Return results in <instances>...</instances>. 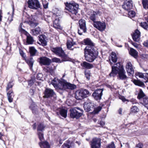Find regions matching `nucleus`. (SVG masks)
Instances as JSON below:
<instances>
[{"label":"nucleus","mask_w":148,"mask_h":148,"mask_svg":"<svg viewBox=\"0 0 148 148\" xmlns=\"http://www.w3.org/2000/svg\"><path fill=\"white\" fill-rule=\"evenodd\" d=\"M99 13L100 11L99 10H97L96 11H93L90 15L89 18L90 20L93 22V23H95L96 22V16Z\"/></svg>","instance_id":"b1692460"},{"label":"nucleus","mask_w":148,"mask_h":148,"mask_svg":"<svg viewBox=\"0 0 148 148\" xmlns=\"http://www.w3.org/2000/svg\"><path fill=\"white\" fill-rule=\"evenodd\" d=\"M2 14V10L1 9L0 10V24H1V22L2 21V18H3Z\"/></svg>","instance_id":"e2e57ef3"},{"label":"nucleus","mask_w":148,"mask_h":148,"mask_svg":"<svg viewBox=\"0 0 148 148\" xmlns=\"http://www.w3.org/2000/svg\"><path fill=\"white\" fill-rule=\"evenodd\" d=\"M106 148H115L114 142H112L110 144H108Z\"/></svg>","instance_id":"6e6d98bb"},{"label":"nucleus","mask_w":148,"mask_h":148,"mask_svg":"<svg viewBox=\"0 0 148 148\" xmlns=\"http://www.w3.org/2000/svg\"><path fill=\"white\" fill-rule=\"evenodd\" d=\"M126 69L128 75L133 76L134 73V70L131 62H129L126 64Z\"/></svg>","instance_id":"412c9836"},{"label":"nucleus","mask_w":148,"mask_h":148,"mask_svg":"<svg viewBox=\"0 0 148 148\" xmlns=\"http://www.w3.org/2000/svg\"><path fill=\"white\" fill-rule=\"evenodd\" d=\"M37 135L40 141H42L44 140V132H37Z\"/></svg>","instance_id":"4c0bfd02"},{"label":"nucleus","mask_w":148,"mask_h":148,"mask_svg":"<svg viewBox=\"0 0 148 148\" xmlns=\"http://www.w3.org/2000/svg\"><path fill=\"white\" fill-rule=\"evenodd\" d=\"M27 3L30 9L36 10L41 9V5L38 0H28Z\"/></svg>","instance_id":"6e6552de"},{"label":"nucleus","mask_w":148,"mask_h":148,"mask_svg":"<svg viewBox=\"0 0 148 148\" xmlns=\"http://www.w3.org/2000/svg\"><path fill=\"white\" fill-rule=\"evenodd\" d=\"M128 17L130 18H132L134 17L136 15V13L133 10L128 11Z\"/></svg>","instance_id":"8fccbe9b"},{"label":"nucleus","mask_w":148,"mask_h":148,"mask_svg":"<svg viewBox=\"0 0 148 148\" xmlns=\"http://www.w3.org/2000/svg\"><path fill=\"white\" fill-rule=\"evenodd\" d=\"M43 76V75L42 73H39L37 74L36 78L38 80H41Z\"/></svg>","instance_id":"5fc2aeb1"},{"label":"nucleus","mask_w":148,"mask_h":148,"mask_svg":"<svg viewBox=\"0 0 148 148\" xmlns=\"http://www.w3.org/2000/svg\"><path fill=\"white\" fill-rule=\"evenodd\" d=\"M14 85L13 83V81H9L7 84L6 87V91H10L11 90H13L12 87Z\"/></svg>","instance_id":"c9c22d12"},{"label":"nucleus","mask_w":148,"mask_h":148,"mask_svg":"<svg viewBox=\"0 0 148 148\" xmlns=\"http://www.w3.org/2000/svg\"><path fill=\"white\" fill-rule=\"evenodd\" d=\"M140 25L144 29L148 30V23L146 22H141L140 23Z\"/></svg>","instance_id":"37998d69"},{"label":"nucleus","mask_w":148,"mask_h":148,"mask_svg":"<svg viewBox=\"0 0 148 148\" xmlns=\"http://www.w3.org/2000/svg\"><path fill=\"white\" fill-rule=\"evenodd\" d=\"M130 101L132 103V104H136L138 103L136 99L134 98H132L130 100H129V102Z\"/></svg>","instance_id":"13d9d810"},{"label":"nucleus","mask_w":148,"mask_h":148,"mask_svg":"<svg viewBox=\"0 0 148 148\" xmlns=\"http://www.w3.org/2000/svg\"><path fill=\"white\" fill-rule=\"evenodd\" d=\"M6 91L7 92V95L9 102L10 103L12 102L13 100V98L14 96L13 90Z\"/></svg>","instance_id":"393cba45"},{"label":"nucleus","mask_w":148,"mask_h":148,"mask_svg":"<svg viewBox=\"0 0 148 148\" xmlns=\"http://www.w3.org/2000/svg\"><path fill=\"white\" fill-rule=\"evenodd\" d=\"M132 81L134 84L136 86L140 87L145 86V85L144 83L139 80L134 79Z\"/></svg>","instance_id":"f704fd0d"},{"label":"nucleus","mask_w":148,"mask_h":148,"mask_svg":"<svg viewBox=\"0 0 148 148\" xmlns=\"http://www.w3.org/2000/svg\"><path fill=\"white\" fill-rule=\"evenodd\" d=\"M26 36V43L27 45H31L33 44L34 40L33 37L29 34Z\"/></svg>","instance_id":"72a5a7b5"},{"label":"nucleus","mask_w":148,"mask_h":148,"mask_svg":"<svg viewBox=\"0 0 148 148\" xmlns=\"http://www.w3.org/2000/svg\"><path fill=\"white\" fill-rule=\"evenodd\" d=\"M97 62L94 63L93 64L86 62L83 61L80 64L81 66L84 69H90L93 68L95 66L99 65L100 64V61L97 60Z\"/></svg>","instance_id":"f8f14e48"},{"label":"nucleus","mask_w":148,"mask_h":148,"mask_svg":"<svg viewBox=\"0 0 148 148\" xmlns=\"http://www.w3.org/2000/svg\"><path fill=\"white\" fill-rule=\"evenodd\" d=\"M143 44L144 46L148 48V40L145 41Z\"/></svg>","instance_id":"0e129e2a"},{"label":"nucleus","mask_w":148,"mask_h":148,"mask_svg":"<svg viewBox=\"0 0 148 148\" xmlns=\"http://www.w3.org/2000/svg\"><path fill=\"white\" fill-rule=\"evenodd\" d=\"M142 103L148 109V98L145 97L143 98Z\"/></svg>","instance_id":"79ce46f5"},{"label":"nucleus","mask_w":148,"mask_h":148,"mask_svg":"<svg viewBox=\"0 0 148 148\" xmlns=\"http://www.w3.org/2000/svg\"><path fill=\"white\" fill-rule=\"evenodd\" d=\"M145 96V94L141 89H140L137 98L138 99H140Z\"/></svg>","instance_id":"c03bdc74"},{"label":"nucleus","mask_w":148,"mask_h":148,"mask_svg":"<svg viewBox=\"0 0 148 148\" xmlns=\"http://www.w3.org/2000/svg\"><path fill=\"white\" fill-rule=\"evenodd\" d=\"M118 57L116 53L114 52H112L109 58V63L111 65L113 64V63L111 62V60L114 63H116L117 61Z\"/></svg>","instance_id":"aec40b11"},{"label":"nucleus","mask_w":148,"mask_h":148,"mask_svg":"<svg viewBox=\"0 0 148 148\" xmlns=\"http://www.w3.org/2000/svg\"><path fill=\"white\" fill-rule=\"evenodd\" d=\"M76 44L75 42H74L73 40L71 41L68 40L66 43L67 48L68 49H70L74 45Z\"/></svg>","instance_id":"e433bc0d"},{"label":"nucleus","mask_w":148,"mask_h":148,"mask_svg":"<svg viewBox=\"0 0 148 148\" xmlns=\"http://www.w3.org/2000/svg\"><path fill=\"white\" fill-rule=\"evenodd\" d=\"M33 129L35 130L37 127V132H44L46 126L43 122H40L38 123L37 126L36 123H35L32 125Z\"/></svg>","instance_id":"2eb2a0df"},{"label":"nucleus","mask_w":148,"mask_h":148,"mask_svg":"<svg viewBox=\"0 0 148 148\" xmlns=\"http://www.w3.org/2000/svg\"><path fill=\"white\" fill-rule=\"evenodd\" d=\"M28 85L29 86H31L35 83H37L38 85H40V83L37 82L36 80V78L34 76H33L31 77L30 79L27 81Z\"/></svg>","instance_id":"c756f323"},{"label":"nucleus","mask_w":148,"mask_h":148,"mask_svg":"<svg viewBox=\"0 0 148 148\" xmlns=\"http://www.w3.org/2000/svg\"><path fill=\"white\" fill-rule=\"evenodd\" d=\"M44 95L43 96L44 98L49 99L53 97L55 95L53 90L50 88H46L43 93Z\"/></svg>","instance_id":"9b49d317"},{"label":"nucleus","mask_w":148,"mask_h":148,"mask_svg":"<svg viewBox=\"0 0 148 148\" xmlns=\"http://www.w3.org/2000/svg\"><path fill=\"white\" fill-rule=\"evenodd\" d=\"M67 111L64 109H62L59 111L60 115L62 117L66 118L67 116Z\"/></svg>","instance_id":"58836bf2"},{"label":"nucleus","mask_w":148,"mask_h":148,"mask_svg":"<svg viewBox=\"0 0 148 148\" xmlns=\"http://www.w3.org/2000/svg\"><path fill=\"white\" fill-rule=\"evenodd\" d=\"M19 31L21 33L24 34L26 36L29 34L27 31L23 28L19 29Z\"/></svg>","instance_id":"603ef678"},{"label":"nucleus","mask_w":148,"mask_h":148,"mask_svg":"<svg viewBox=\"0 0 148 148\" xmlns=\"http://www.w3.org/2000/svg\"><path fill=\"white\" fill-rule=\"evenodd\" d=\"M64 4L66 7L65 9L67 11V12L72 19L75 21L79 20L80 16V14L78 13L79 5L73 1L65 2Z\"/></svg>","instance_id":"f03ea898"},{"label":"nucleus","mask_w":148,"mask_h":148,"mask_svg":"<svg viewBox=\"0 0 148 148\" xmlns=\"http://www.w3.org/2000/svg\"><path fill=\"white\" fill-rule=\"evenodd\" d=\"M29 51L30 53V56H32L37 55L36 54L37 51L34 47H29Z\"/></svg>","instance_id":"473e14b6"},{"label":"nucleus","mask_w":148,"mask_h":148,"mask_svg":"<svg viewBox=\"0 0 148 148\" xmlns=\"http://www.w3.org/2000/svg\"><path fill=\"white\" fill-rule=\"evenodd\" d=\"M143 144L141 143H139L138 144H136V145L135 147L136 148H143Z\"/></svg>","instance_id":"4d7b16f0"},{"label":"nucleus","mask_w":148,"mask_h":148,"mask_svg":"<svg viewBox=\"0 0 148 148\" xmlns=\"http://www.w3.org/2000/svg\"><path fill=\"white\" fill-rule=\"evenodd\" d=\"M38 144L41 148H50V146L47 140L40 141Z\"/></svg>","instance_id":"bb28decb"},{"label":"nucleus","mask_w":148,"mask_h":148,"mask_svg":"<svg viewBox=\"0 0 148 148\" xmlns=\"http://www.w3.org/2000/svg\"><path fill=\"white\" fill-rule=\"evenodd\" d=\"M116 66H112L111 71L109 73L110 77H114L117 74L118 78L120 80H125L128 77L126 75V72L123 65L121 64V62H118L115 64Z\"/></svg>","instance_id":"7ed1b4c3"},{"label":"nucleus","mask_w":148,"mask_h":148,"mask_svg":"<svg viewBox=\"0 0 148 148\" xmlns=\"http://www.w3.org/2000/svg\"><path fill=\"white\" fill-rule=\"evenodd\" d=\"M36 108L34 105L31 104L29 106V108L32 110Z\"/></svg>","instance_id":"69168bd1"},{"label":"nucleus","mask_w":148,"mask_h":148,"mask_svg":"<svg viewBox=\"0 0 148 148\" xmlns=\"http://www.w3.org/2000/svg\"><path fill=\"white\" fill-rule=\"evenodd\" d=\"M61 85L65 89L73 90L76 88V85L68 83L65 81L61 82Z\"/></svg>","instance_id":"a211bd4d"},{"label":"nucleus","mask_w":148,"mask_h":148,"mask_svg":"<svg viewBox=\"0 0 148 148\" xmlns=\"http://www.w3.org/2000/svg\"><path fill=\"white\" fill-rule=\"evenodd\" d=\"M63 148H69L70 146L67 143H64L62 146Z\"/></svg>","instance_id":"680f3d73"},{"label":"nucleus","mask_w":148,"mask_h":148,"mask_svg":"<svg viewBox=\"0 0 148 148\" xmlns=\"http://www.w3.org/2000/svg\"><path fill=\"white\" fill-rule=\"evenodd\" d=\"M92 25L95 27L101 32L104 31L106 27L105 22H101L100 21H97L95 23H93Z\"/></svg>","instance_id":"dca6fc26"},{"label":"nucleus","mask_w":148,"mask_h":148,"mask_svg":"<svg viewBox=\"0 0 148 148\" xmlns=\"http://www.w3.org/2000/svg\"><path fill=\"white\" fill-rule=\"evenodd\" d=\"M142 3L143 8L148 10V0H142Z\"/></svg>","instance_id":"a19ab883"},{"label":"nucleus","mask_w":148,"mask_h":148,"mask_svg":"<svg viewBox=\"0 0 148 148\" xmlns=\"http://www.w3.org/2000/svg\"><path fill=\"white\" fill-rule=\"evenodd\" d=\"M104 90L103 88L101 89H97L95 90L92 94V96L96 100H99L101 99L102 96L103 92Z\"/></svg>","instance_id":"4468645a"},{"label":"nucleus","mask_w":148,"mask_h":148,"mask_svg":"<svg viewBox=\"0 0 148 148\" xmlns=\"http://www.w3.org/2000/svg\"><path fill=\"white\" fill-rule=\"evenodd\" d=\"M53 27L55 28H58L60 26V20L59 18H56L53 22Z\"/></svg>","instance_id":"ea45409f"},{"label":"nucleus","mask_w":148,"mask_h":148,"mask_svg":"<svg viewBox=\"0 0 148 148\" xmlns=\"http://www.w3.org/2000/svg\"><path fill=\"white\" fill-rule=\"evenodd\" d=\"M4 136V134L0 132V140H2L4 144L5 145V141L2 138V136Z\"/></svg>","instance_id":"bf43d9fd"},{"label":"nucleus","mask_w":148,"mask_h":148,"mask_svg":"<svg viewBox=\"0 0 148 148\" xmlns=\"http://www.w3.org/2000/svg\"><path fill=\"white\" fill-rule=\"evenodd\" d=\"M83 110L79 108L75 107L70 110V115L71 118L79 119L83 114Z\"/></svg>","instance_id":"423d86ee"},{"label":"nucleus","mask_w":148,"mask_h":148,"mask_svg":"<svg viewBox=\"0 0 148 148\" xmlns=\"http://www.w3.org/2000/svg\"><path fill=\"white\" fill-rule=\"evenodd\" d=\"M61 82L62 81L56 78H55L51 80V84L53 86L54 88H58V87L59 84L60 83L61 84Z\"/></svg>","instance_id":"2f4dec72"},{"label":"nucleus","mask_w":148,"mask_h":148,"mask_svg":"<svg viewBox=\"0 0 148 148\" xmlns=\"http://www.w3.org/2000/svg\"><path fill=\"white\" fill-rule=\"evenodd\" d=\"M46 36L45 35H41L39 36V41L41 42L42 45L43 46L47 45V42L45 40Z\"/></svg>","instance_id":"c85d7f7f"},{"label":"nucleus","mask_w":148,"mask_h":148,"mask_svg":"<svg viewBox=\"0 0 148 148\" xmlns=\"http://www.w3.org/2000/svg\"><path fill=\"white\" fill-rule=\"evenodd\" d=\"M25 61L29 65L30 69H32L34 62V61L33 60L32 57L30 56L28 58L26 59H25Z\"/></svg>","instance_id":"cd10ccee"},{"label":"nucleus","mask_w":148,"mask_h":148,"mask_svg":"<svg viewBox=\"0 0 148 148\" xmlns=\"http://www.w3.org/2000/svg\"><path fill=\"white\" fill-rule=\"evenodd\" d=\"M32 113L34 114H37V111L36 108L32 110Z\"/></svg>","instance_id":"338daca9"},{"label":"nucleus","mask_w":148,"mask_h":148,"mask_svg":"<svg viewBox=\"0 0 148 148\" xmlns=\"http://www.w3.org/2000/svg\"><path fill=\"white\" fill-rule=\"evenodd\" d=\"M122 8L126 11H129L132 9L133 2L132 0H123Z\"/></svg>","instance_id":"ddd939ff"},{"label":"nucleus","mask_w":148,"mask_h":148,"mask_svg":"<svg viewBox=\"0 0 148 148\" xmlns=\"http://www.w3.org/2000/svg\"><path fill=\"white\" fill-rule=\"evenodd\" d=\"M84 74L85 77L87 79L89 80L90 79L91 76V73L89 71H84Z\"/></svg>","instance_id":"49530a36"},{"label":"nucleus","mask_w":148,"mask_h":148,"mask_svg":"<svg viewBox=\"0 0 148 148\" xmlns=\"http://www.w3.org/2000/svg\"><path fill=\"white\" fill-rule=\"evenodd\" d=\"M52 62H55L56 63H61L62 62H66V61H62V59L61 60L60 59L57 58H53L52 60Z\"/></svg>","instance_id":"09e8293b"},{"label":"nucleus","mask_w":148,"mask_h":148,"mask_svg":"<svg viewBox=\"0 0 148 148\" xmlns=\"http://www.w3.org/2000/svg\"><path fill=\"white\" fill-rule=\"evenodd\" d=\"M78 23L79 29L78 28V33L79 35H82L83 33L86 32V21L85 20L81 19L79 21Z\"/></svg>","instance_id":"0eeeda50"},{"label":"nucleus","mask_w":148,"mask_h":148,"mask_svg":"<svg viewBox=\"0 0 148 148\" xmlns=\"http://www.w3.org/2000/svg\"><path fill=\"white\" fill-rule=\"evenodd\" d=\"M102 109V107L99 106L96 108H95L93 110V113L94 114H97Z\"/></svg>","instance_id":"de8ad7c7"},{"label":"nucleus","mask_w":148,"mask_h":148,"mask_svg":"<svg viewBox=\"0 0 148 148\" xmlns=\"http://www.w3.org/2000/svg\"><path fill=\"white\" fill-rule=\"evenodd\" d=\"M37 62L41 66H49L52 63L51 60L46 56H42L38 58Z\"/></svg>","instance_id":"1a4fd4ad"},{"label":"nucleus","mask_w":148,"mask_h":148,"mask_svg":"<svg viewBox=\"0 0 148 148\" xmlns=\"http://www.w3.org/2000/svg\"><path fill=\"white\" fill-rule=\"evenodd\" d=\"M42 4L43 7L45 9H47L48 8L49 3L45 0L42 1Z\"/></svg>","instance_id":"3c124183"},{"label":"nucleus","mask_w":148,"mask_h":148,"mask_svg":"<svg viewBox=\"0 0 148 148\" xmlns=\"http://www.w3.org/2000/svg\"><path fill=\"white\" fill-rule=\"evenodd\" d=\"M41 30L39 27H37L34 29L31 30V33L34 36L38 35L40 33Z\"/></svg>","instance_id":"7c9ffc66"},{"label":"nucleus","mask_w":148,"mask_h":148,"mask_svg":"<svg viewBox=\"0 0 148 148\" xmlns=\"http://www.w3.org/2000/svg\"><path fill=\"white\" fill-rule=\"evenodd\" d=\"M129 54L135 59H137L138 57V51L133 48H130L129 51Z\"/></svg>","instance_id":"a878e982"},{"label":"nucleus","mask_w":148,"mask_h":148,"mask_svg":"<svg viewBox=\"0 0 148 148\" xmlns=\"http://www.w3.org/2000/svg\"><path fill=\"white\" fill-rule=\"evenodd\" d=\"M51 50L56 55L60 57L62 61H72V59L70 58L68 55L66 54L64 51L61 47H53Z\"/></svg>","instance_id":"20e7f679"},{"label":"nucleus","mask_w":148,"mask_h":148,"mask_svg":"<svg viewBox=\"0 0 148 148\" xmlns=\"http://www.w3.org/2000/svg\"><path fill=\"white\" fill-rule=\"evenodd\" d=\"M138 108L136 106H132L130 109V113H136L138 112Z\"/></svg>","instance_id":"a18cd8bd"},{"label":"nucleus","mask_w":148,"mask_h":148,"mask_svg":"<svg viewBox=\"0 0 148 148\" xmlns=\"http://www.w3.org/2000/svg\"><path fill=\"white\" fill-rule=\"evenodd\" d=\"M25 22L28 24L31 27H35L37 26L38 23L36 22V20L32 16H29L28 20Z\"/></svg>","instance_id":"6ab92c4d"},{"label":"nucleus","mask_w":148,"mask_h":148,"mask_svg":"<svg viewBox=\"0 0 148 148\" xmlns=\"http://www.w3.org/2000/svg\"><path fill=\"white\" fill-rule=\"evenodd\" d=\"M119 98L123 102H129V100L126 99L124 96L120 95L119 96Z\"/></svg>","instance_id":"864d4df0"},{"label":"nucleus","mask_w":148,"mask_h":148,"mask_svg":"<svg viewBox=\"0 0 148 148\" xmlns=\"http://www.w3.org/2000/svg\"><path fill=\"white\" fill-rule=\"evenodd\" d=\"M90 94L89 92L86 89H81L76 91L75 95V98L81 100L87 97Z\"/></svg>","instance_id":"39448f33"},{"label":"nucleus","mask_w":148,"mask_h":148,"mask_svg":"<svg viewBox=\"0 0 148 148\" xmlns=\"http://www.w3.org/2000/svg\"><path fill=\"white\" fill-rule=\"evenodd\" d=\"M95 107L94 104L90 101L85 102L84 103V107L86 112L92 111Z\"/></svg>","instance_id":"f3484780"},{"label":"nucleus","mask_w":148,"mask_h":148,"mask_svg":"<svg viewBox=\"0 0 148 148\" xmlns=\"http://www.w3.org/2000/svg\"><path fill=\"white\" fill-rule=\"evenodd\" d=\"M135 75L140 78H143L144 79V82L145 83L148 82V73H143L139 72H137L135 73Z\"/></svg>","instance_id":"4be33fe9"},{"label":"nucleus","mask_w":148,"mask_h":148,"mask_svg":"<svg viewBox=\"0 0 148 148\" xmlns=\"http://www.w3.org/2000/svg\"><path fill=\"white\" fill-rule=\"evenodd\" d=\"M81 45H87L84 49V56L88 62H93L97 58L98 52L95 47V44L89 38L84 39L80 42Z\"/></svg>","instance_id":"f257e3e1"},{"label":"nucleus","mask_w":148,"mask_h":148,"mask_svg":"<svg viewBox=\"0 0 148 148\" xmlns=\"http://www.w3.org/2000/svg\"><path fill=\"white\" fill-rule=\"evenodd\" d=\"M91 148H100L101 146V140L97 137L93 138L90 142Z\"/></svg>","instance_id":"9d476101"},{"label":"nucleus","mask_w":148,"mask_h":148,"mask_svg":"<svg viewBox=\"0 0 148 148\" xmlns=\"http://www.w3.org/2000/svg\"><path fill=\"white\" fill-rule=\"evenodd\" d=\"M140 36V32L138 29H136L132 36L133 40L137 42L139 40Z\"/></svg>","instance_id":"5701e85b"},{"label":"nucleus","mask_w":148,"mask_h":148,"mask_svg":"<svg viewBox=\"0 0 148 148\" xmlns=\"http://www.w3.org/2000/svg\"><path fill=\"white\" fill-rule=\"evenodd\" d=\"M35 90L34 89H33L31 88L30 89L29 93L31 95L33 96L34 95Z\"/></svg>","instance_id":"052dcab7"},{"label":"nucleus","mask_w":148,"mask_h":148,"mask_svg":"<svg viewBox=\"0 0 148 148\" xmlns=\"http://www.w3.org/2000/svg\"><path fill=\"white\" fill-rule=\"evenodd\" d=\"M99 124L101 126L103 127L105 125V123L103 121H101L100 122Z\"/></svg>","instance_id":"774afa93"}]
</instances>
